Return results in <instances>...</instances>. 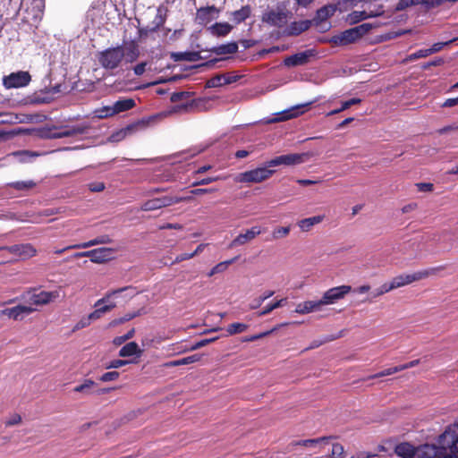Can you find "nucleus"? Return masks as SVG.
<instances>
[{"instance_id": "nucleus-1", "label": "nucleus", "mask_w": 458, "mask_h": 458, "mask_svg": "<svg viewBox=\"0 0 458 458\" xmlns=\"http://www.w3.org/2000/svg\"><path fill=\"white\" fill-rule=\"evenodd\" d=\"M140 56L139 46L131 41L127 46L108 47L97 55V59L101 67L106 70L117 69L123 61L133 63Z\"/></svg>"}, {"instance_id": "nucleus-2", "label": "nucleus", "mask_w": 458, "mask_h": 458, "mask_svg": "<svg viewBox=\"0 0 458 458\" xmlns=\"http://www.w3.org/2000/svg\"><path fill=\"white\" fill-rule=\"evenodd\" d=\"M45 9V0H21L19 6L17 1L13 8V16L21 11V21L37 28L42 20Z\"/></svg>"}, {"instance_id": "nucleus-3", "label": "nucleus", "mask_w": 458, "mask_h": 458, "mask_svg": "<svg viewBox=\"0 0 458 458\" xmlns=\"http://www.w3.org/2000/svg\"><path fill=\"white\" fill-rule=\"evenodd\" d=\"M438 458H458V424L446 427L437 439Z\"/></svg>"}, {"instance_id": "nucleus-4", "label": "nucleus", "mask_w": 458, "mask_h": 458, "mask_svg": "<svg viewBox=\"0 0 458 458\" xmlns=\"http://www.w3.org/2000/svg\"><path fill=\"white\" fill-rule=\"evenodd\" d=\"M394 453L402 458H438L437 446L434 444L414 446L408 442H403L395 445Z\"/></svg>"}, {"instance_id": "nucleus-5", "label": "nucleus", "mask_w": 458, "mask_h": 458, "mask_svg": "<svg viewBox=\"0 0 458 458\" xmlns=\"http://www.w3.org/2000/svg\"><path fill=\"white\" fill-rule=\"evenodd\" d=\"M372 27L373 26L370 23H362L331 37L328 39V42L335 47H344L353 44L360 39L364 35L368 34L371 30Z\"/></svg>"}, {"instance_id": "nucleus-6", "label": "nucleus", "mask_w": 458, "mask_h": 458, "mask_svg": "<svg viewBox=\"0 0 458 458\" xmlns=\"http://www.w3.org/2000/svg\"><path fill=\"white\" fill-rule=\"evenodd\" d=\"M442 267H433L426 270H421L415 272L413 274L410 275H400L392 279V281L388 284L389 288L394 290L404 285H407L409 284H411L413 282L424 279L428 277L431 275L436 274L437 271L442 269Z\"/></svg>"}, {"instance_id": "nucleus-7", "label": "nucleus", "mask_w": 458, "mask_h": 458, "mask_svg": "<svg viewBox=\"0 0 458 458\" xmlns=\"http://www.w3.org/2000/svg\"><path fill=\"white\" fill-rule=\"evenodd\" d=\"M269 166L257 167L255 169L241 173L235 178L237 182L259 183L269 179L275 170L268 169Z\"/></svg>"}, {"instance_id": "nucleus-8", "label": "nucleus", "mask_w": 458, "mask_h": 458, "mask_svg": "<svg viewBox=\"0 0 458 458\" xmlns=\"http://www.w3.org/2000/svg\"><path fill=\"white\" fill-rule=\"evenodd\" d=\"M0 251H7L20 259H29L37 255V249L31 243H20L0 247Z\"/></svg>"}, {"instance_id": "nucleus-9", "label": "nucleus", "mask_w": 458, "mask_h": 458, "mask_svg": "<svg viewBox=\"0 0 458 458\" xmlns=\"http://www.w3.org/2000/svg\"><path fill=\"white\" fill-rule=\"evenodd\" d=\"M290 13L289 11L281 8L272 9L265 12L262 14L261 20L270 26L282 28L286 24Z\"/></svg>"}, {"instance_id": "nucleus-10", "label": "nucleus", "mask_w": 458, "mask_h": 458, "mask_svg": "<svg viewBox=\"0 0 458 458\" xmlns=\"http://www.w3.org/2000/svg\"><path fill=\"white\" fill-rule=\"evenodd\" d=\"M31 76L29 72L19 71L12 72L3 79V84L6 89H17L29 85Z\"/></svg>"}, {"instance_id": "nucleus-11", "label": "nucleus", "mask_w": 458, "mask_h": 458, "mask_svg": "<svg viewBox=\"0 0 458 458\" xmlns=\"http://www.w3.org/2000/svg\"><path fill=\"white\" fill-rule=\"evenodd\" d=\"M334 437H321L318 438L303 439L298 441H293L290 445L294 446H303L305 448L312 450L315 454L320 453L325 445H328Z\"/></svg>"}, {"instance_id": "nucleus-12", "label": "nucleus", "mask_w": 458, "mask_h": 458, "mask_svg": "<svg viewBox=\"0 0 458 458\" xmlns=\"http://www.w3.org/2000/svg\"><path fill=\"white\" fill-rule=\"evenodd\" d=\"M307 154L292 153L276 157L275 158L267 162V166H278V165H296L305 161Z\"/></svg>"}, {"instance_id": "nucleus-13", "label": "nucleus", "mask_w": 458, "mask_h": 458, "mask_svg": "<svg viewBox=\"0 0 458 458\" xmlns=\"http://www.w3.org/2000/svg\"><path fill=\"white\" fill-rule=\"evenodd\" d=\"M351 291L352 286L345 284L330 288L323 294L322 298L320 299V303L322 306L334 304L339 300L343 299Z\"/></svg>"}, {"instance_id": "nucleus-14", "label": "nucleus", "mask_w": 458, "mask_h": 458, "mask_svg": "<svg viewBox=\"0 0 458 458\" xmlns=\"http://www.w3.org/2000/svg\"><path fill=\"white\" fill-rule=\"evenodd\" d=\"M153 117L142 118L133 123L128 124L126 127L121 129L112 135L114 140H122L128 135H131L139 130H143L148 127L150 121H153Z\"/></svg>"}, {"instance_id": "nucleus-15", "label": "nucleus", "mask_w": 458, "mask_h": 458, "mask_svg": "<svg viewBox=\"0 0 458 458\" xmlns=\"http://www.w3.org/2000/svg\"><path fill=\"white\" fill-rule=\"evenodd\" d=\"M311 103L307 104H301L297 105L294 106H292L289 109L284 110L278 114H276V117L271 119L268 121V123H279V122H284L293 118H296L300 116L301 114H304L308 107L310 106Z\"/></svg>"}, {"instance_id": "nucleus-16", "label": "nucleus", "mask_w": 458, "mask_h": 458, "mask_svg": "<svg viewBox=\"0 0 458 458\" xmlns=\"http://www.w3.org/2000/svg\"><path fill=\"white\" fill-rule=\"evenodd\" d=\"M221 9L215 5L197 9L195 21L199 25H207L219 17Z\"/></svg>"}, {"instance_id": "nucleus-17", "label": "nucleus", "mask_w": 458, "mask_h": 458, "mask_svg": "<svg viewBox=\"0 0 458 458\" xmlns=\"http://www.w3.org/2000/svg\"><path fill=\"white\" fill-rule=\"evenodd\" d=\"M314 55V50L309 49L285 57L284 59V64L287 67L304 65L307 64L310 62V57Z\"/></svg>"}, {"instance_id": "nucleus-18", "label": "nucleus", "mask_w": 458, "mask_h": 458, "mask_svg": "<svg viewBox=\"0 0 458 458\" xmlns=\"http://www.w3.org/2000/svg\"><path fill=\"white\" fill-rule=\"evenodd\" d=\"M262 233L259 226H252L250 229H248L244 233H240L236 236L230 243L229 248L233 249L238 246H242L246 244L247 242L254 240L258 235Z\"/></svg>"}, {"instance_id": "nucleus-19", "label": "nucleus", "mask_w": 458, "mask_h": 458, "mask_svg": "<svg viewBox=\"0 0 458 458\" xmlns=\"http://www.w3.org/2000/svg\"><path fill=\"white\" fill-rule=\"evenodd\" d=\"M173 205L172 196H164L160 198H155L148 199L142 203L140 209L142 211H153L165 207Z\"/></svg>"}, {"instance_id": "nucleus-20", "label": "nucleus", "mask_w": 458, "mask_h": 458, "mask_svg": "<svg viewBox=\"0 0 458 458\" xmlns=\"http://www.w3.org/2000/svg\"><path fill=\"white\" fill-rule=\"evenodd\" d=\"M128 289H131V286H125V287H122V288H118V289H115V290H113V291H110L108 293H106V295L99 299L98 301H96L94 307L97 308L100 313L103 315L106 312H109L110 310H112L114 307H115V304L114 303H111V304H107V305H104V306H101L102 303H105L107 300H109L112 296H114L122 292H124Z\"/></svg>"}, {"instance_id": "nucleus-21", "label": "nucleus", "mask_w": 458, "mask_h": 458, "mask_svg": "<svg viewBox=\"0 0 458 458\" xmlns=\"http://www.w3.org/2000/svg\"><path fill=\"white\" fill-rule=\"evenodd\" d=\"M89 129V125L78 124L72 126H64L61 128L60 131L55 135L56 138H65L87 133Z\"/></svg>"}, {"instance_id": "nucleus-22", "label": "nucleus", "mask_w": 458, "mask_h": 458, "mask_svg": "<svg viewBox=\"0 0 458 458\" xmlns=\"http://www.w3.org/2000/svg\"><path fill=\"white\" fill-rule=\"evenodd\" d=\"M58 297L57 292L41 291L40 293H34L30 295V301L35 305H45Z\"/></svg>"}, {"instance_id": "nucleus-23", "label": "nucleus", "mask_w": 458, "mask_h": 458, "mask_svg": "<svg viewBox=\"0 0 458 458\" xmlns=\"http://www.w3.org/2000/svg\"><path fill=\"white\" fill-rule=\"evenodd\" d=\"M166 8L158 7L157 11V14L150 23V25L147 26L145 29L146 33H153L157 31L160 28H162L166 21Z\"/></svg>"}, {"instance_id": "nucleus-24", "label": "nucleus", "mask_w": 458, "mask_h": 458, "mask_svg": "<svg viewBox=\"0 0 458 458\" xmlns=\"http://www.w3.org/2000/svg\"><path fill=\"white\" fill-rule=\"evenodd\" d=\"M4 311L5 316L9 318L19 320L22 318L23 315H29L35 311V309L29 306L17 305L13 308L4 309Z\"/></svg>"}, {"instance_id": "nucleus-25", "label": "nucleus", "mask_w": 458, "mask_h": 458, "mask_svg": "<svg viewBox=\"0 0 458 458\" xmlns=\"http://www.w3.org/2000/svg\"><path fill=\"white\" fill-rule=\"evenodd\" d=\"M312 21L304 20L299 21H293L285 30L287 36H298L302 32L308 30L311 26Z\"/></svg>"}, {"instance_id": "nucleus-26", "label": "nucleus", "mask_w": 458, "mask_h": 458, "mask_svg": "<svg viewBox=\"0 0 458 458\" xmlns=\"http://www.w3.org/2000/svg\"><path fill=\"white\" fill-rule=\"evenodd\" d=\"M114 252V250L112 248L94 249L92 262L97 264L107 262L113 259Z\"/></svg>"}, {"instance_id": "nucleus-27", "label": "nucleus", "mask_w": 458, "mask_h": 458, "mask_svg": "<svg viewBox=\"0 0 458 458\" xmlns=\"http://www.w3.org/2000/svg\"><path fill=\"white\" fill-rule=\"evenodd\" d=\"M381 13L382 12L368 13L366 11H353L347 15L346 21L351 25H354L368 18L377 17L380 15Z\"/></svg>"}, {"instance_id": "nucleus-28", "label": "nucleus", "mask_w": 458, "mask_h": 458, "mask_svg": "<svg viewBox=\"0 0 458 458\" xmlns=\"http://www.w3.org/2000/svg\"><path fill=\"white\" fill-rule=\"evenodd\" d=\"M322 304L318 301H306L299 303L295 309V312L299 314H308L313 311L319 310Z\"/></svg>"}, {"instance_id": "nucleus-29", "label": "nucleus", "mask_w": 458, "mask_h": 458, "mask_svg": "<svg viewBox=\"0 0 458 458\" xmlns=\"http://www.w3.org/2000/svg\"><path fill=\"white\" fill-rule=\"evenodd\" d=\"M336 12V8L333 4H327L319 8L312 21L316 24L327 21L329 17L333 16Z\"/></svg>"}, {"instance_id": "nucleus-30", "label": "nucleus", "mask_w": 458, "mask_h": 458, "mask_svg": "<svg viewBox=\"0 0 458 458\" xmlns=\"http://www.w3.org/2000/svg\"><path fill=\"white\" fill-rule=\"evenodd\" d=\"M143 350H141L136 342H130L123 345L119 351V356L125 358L136 355L141 356Z\"/></svg>"}, {"instance_id": "nucleus-31", "label": "nucleus", "mask_w": 458, "mask_h": 458, "mask_svg": "<svg viewBox=\"0 0 458 458\" xmlns=\"http://www.w3.org/2000/svg\"><path fill=\"white\" fill-rule=\"evenodd\" d=\"M174 61L197 62L202 59L200 53L196 51L176 52L172 54Z\"/></svg>"}, {"instance_id": "nucleus-32", "label": "nucleus", "mask_w": 458, "mask_h": 458, "mask_svg": "<svg viewBox=\"0 0 458 458\" xmlns=\"http://www.w3.org/2000/svg\"><path fill=\"white\" fill-rule=\"evenodd\" d=\"M211 34L216 37H225L233 30V26L227 22H216L208 28Z\"/></svg>"}, {"instance_id": "nucleus-33", "label": "nucleus", "mask_w": 458, "mask_h": 458, "mask_svg": "<svg viewBox=\"0 0 458 458\" xmlns=\"http://www.w3.org/2000/svg\"><path fill=\"white\" fill-rule=\"evenodd\" d=\"M211 51L217 55L235 54L238 51V44L236 42L222 44L213 47Z\"/></svg>"}, {"instance_id": "nucleus-34", "label": "nucleus", "mask_w": 458, "mask_h": 458, "mask_svg": "<svg viewBox=\"0 0 458 458\" xmlns=\"http://www.w3.org/2000/svg\"><path fill=\"white\" fill-rule=\"evenodd\" d=\"M323 219V216H315L301 219L297 225L302 232H309L315 225L321 223Z\"/></svg>"}, {"instance_id": "nucleus-35", "label": "nucleus", "mask_w": 458, "mask_h": 458, "mask_svg": "<svg viewBox=\"0 0 458 458\" xmlns=\"http://www.w3.org/2000/svg\"><path fill=\"white\" fill-rule=\"evenodd\" d=\"M111 242H112V239L108 235L104 234V235H100L93 240H90L89 242L79 243V244H74L72 248L86 249V248H89L91 246H95V245H98V244H108Z\"/></svg>"}, {"instance_id": "nucleus-36", "label": "nucleus", "mask_w": 458, "mask_h": 458, "mask_svg": "<svg viewBox=\"0 0 458 458\" xmlns=\"http://www.w3.org/2000/svg\"><path fill=\"white\" fill-rule=\"evenodd\" d=\"M114 110L115 114L128 111L135 106V101L132 98H123L117 100L114 105Z\"/></svg>"}, {"instance_id": "nucleus-37", "label": "nucleus", "mask_w": 458, "mask_h": 458, "mask_svg": "<svg viewBox=\"0 0 458 458\" xmlns=\"http://www.w3.org/2000/svg\"><path fill=\"white\" fill-rule=\"evenodd\" d=\"M96 386L97 384L92 379H85L82 384L78 385L73 388V392L89 395L94 393L92 388Z\"/></svg>"}, {"instance_id": "nucleus-38", "label": "nucleus", "mask_w": 458, "mask_h": 458, "mask_svg": "<svg viewBox=\"0 0 458 458\" xmlns=\"http://www.w3.org/2000/svg\"><path fill=\"white\" fill-rule=\"evenodd\" d=\"M7 185H8V187L14 189L16 191H30V190L33 189L34 187H36L37 183L32 180H29V181L13 182L8 183Z\"/></svg>"}, {"instance_id": "nucleus-39", "label": "nucleus", "mask_w": 458, "mask_h": 458, "mask_svg": "<svg viewBox=\"0 0 458 458\" xmlns=\"http://www.w3.org/2000/svg\"><path fill=\"white\" fill-rule=\"evenodd\" d=\"M251 9L250 5H244L240 10L233 13V18L235 23H241L250 16Z\"/></svg>"}, {"instance_id": "nucleus-40", "label": "nucleus", "mask_w": 458, "mask_h": 458, "mask_svg": "<svg viewBox=\"0 0 458 458\" xmlns=\"http://www.w3.org/2000/svg\"><path fill=\"white\" fill-rule=\"evenodd\" d=\"M238 259V257H234L231 259H228V260H225V261H223V262H220L218 264H216L208 274V276H213L214 275L216 274H219V273H223L225 272L228 267L234 263L236 261V259Z\"/></svg>"}, {"instance_id": "nucleus-41", "label": "nucleus", "mask_w": 458, "mask_h": 458, "mask_svg": "<svg viewBox=\"0 0 458 458\" xmlns=\"http://www.w3.org/2000/svg\"><path fill=\"white\" fill-rule=\"evenodd\" d=\"M230 83H232V81L225 80V74H217L207 81V87L216 88Z\"/></svg>"}, {"instance_id": "nucleus-42", "label": "nucleus", "mask_w": 458, "mask_h": 458, "mask_svg": "<svg viewBox=\"0 0 458 458\" xmlns=\"http://www.w3.org/2000/svg\"><path fill=\"white\" fill-rule=\"evenodd\" d=\"M140 314H141L140 310L126 313L124 316L112 320L109 323V327H114L118 325L123 324L125 322H128V321L135 318L136 317H139Z\"/></svg>"}, {"instance_id": "nucleus-43", "label": "nucleus", "mask_w": 458, "mask_h": 458, "mask_svg": "<svg viewBox=\"0 0 458 458\" xmlns=\"http://www.w3.org/2000/svg\"><path fill=\"white\" fill-rule=\"evenodd\" d=\"M13 0H0V20H2L4 16L5 19H8L9 16H13V8L12 6Z\"/></svg>"}, {"instance_id": "nucleus-44", "label": "nucleus", "mask_w": 458, "mask_h": 458, "mask_svg": "<svg viewBox=\"0 0 458 458\" xmlns=\"http://www.w3.org/2000/svg\"><path fill=\"white\" fill-rule=\"evenodd\" d=\"M286 301H287V299L284 298V299L278 300L273 303L267 304L261 311H259L258 313V316L259 317L266 316V315L269 314L270 312H272L274 310L284 306L286 303Z\"/></svg>"}, {"instance_id": "nucleus-45", "label": "nucleus", "mask_w": 458, "mask_h": 458, "mask_svg": "<svg viewBox=\"0 0 458 458\" xmlns=\"http://www.w3.org/2000/svg\"><path fill=\"white\" fill-rule=\"evenodd\" d=\"M95 117L104 119L115 114L114 106H103L94 111Z\"/></svg>"}, {"instance_id": "nucleus-46", "label": "nucleus", "mask_w": 458, "mask_h": 458, "mask_svg": "<svg viewBox=\"0 0 458 458\" xmlns=\"http://www.w3.org/2000/svg\"><path fill=\"white\" fill-rule=\"evenodd\" d=\"M248 328V325L246 324H243V323H232L230 324L228 327H227V333L230 335H236V334H240V333H242L244 332L246 329Z\"/></svg>"}, {"instance_id": "nucleus-47", "label": "nucleus", "mask_w": 458, "mask_h": 458, "mask_svg": "<svg viewBox=\"0 0 458 458\" xmlns=\"http://www.w3.org/2000/svg\"><path fill=\"white\" fill-rule=\"evenodd\" d=\"M274 291H266L262 295H260L258 299H255L252 303L250 305V310L258 309L267 299L270 298L274 295Z\"/></svg>"}, {"instance_id": "nucleus-48", "label": "nucleus", "mask_w": 458, "mask_h": 458, "mask_svg": "<svg viewBox=\"0 0 458 458\" xmlns=\"http://www.w3.org/2000/svg\"><path fill=\"white\" fill-rule=\"evenodd\" d=\"M358 4V0H339L335 5L336 11L343 13L348 10L349 7L354 6Z\"/></svg>"}, {"instance_id": "nucleus-49", "label": "nucleus", "mask_w": 458, "mask_h": 458, "mask_svg": "<svg viewBox=\"0 0 458 458\" xmlns=\"http://www.w3.org/2000/svg\"><path fill=\"white\" fill-rule=\"evenodd\" d=\"M134 335H135V329L131 328L125 335L114 337L113 340V343L114 345H121L123 343H125L126 341L131 339L134 336Z\"/></svg>"}, {"instance_id": "nucleus-50", "label": "nucleus", "mask_w": 458, "mask_h": 458, "mask_svg": "<svg viewBox=\"0 0 458 458\" xmlns=\"http://www.w3.org/2000/svg\"><path fill=\"white\" fill-rule=\"evenodd\" d=\"M290 226H279L273 230L272 236L274 239L286 237L290 233Z\"/></svg>"}, {"instance_id": "nucleus-51", "label": "nucleus", "mask_w": 458, "mask_h": 458, "mask_svg": "<svg viewBox=\"0 0 458 458\" xmlns=\"http://www.w3.org/2000/svg\"><path fill=\"white\" fill-rule=\"evenodd\" d=\"M428 55H429V52L428 51V48L427 49H420V50L411 54L410 55H408L407 60L414 61V60H417L420 58L428 57Z\"/></svg>"}, {"instance_id": "nucleus-52", "label": "nucleus", "mask_w": 458, "mask_h": 458, "mask_svg": "<svg viewBox=\"0 0 458 458\" xmlns=\"http://www.w3.org/2000/svg\"><path fill=\"white\" fill-rule=\"evenodd\" d=\"M120 376V373L118 371H109L104 373L100 377L99 380L102 382H109V381H114L116 380Z\"/></svg>"}, {"instance_id": "nucleus-53", "label": "nucleus", "mask_w": 458, "mask_h": 458, "mask_svg": "<svg viewBox=\"0 0 458 458\" xmlns=\"http://www.w3.org/2000/svg\"><path fill=\"white\" fill-rule=\"evenodd\" d=\"M454 40V39H451V40H448L446 42H437V43H435V44L432 45L431 47L428 48V51L429 52V55L437 53V52L441 51L444 48L445 46L449 45Z\"/></svg>"}, {"instance_id": "nucleus-54", "label": "nucleus", "mask_w": 458, "mask_h": 458, "mask_svg": "<svg viewBox=\"0 0 458 458\" xmlns=\"http://www.w3.org/2000/svg\"><path fill=\"white\" fill-rule=\"evenodd\" d=\"M21 422V416L18 413H13L8 420H5L4 424L6 427H12L18 425Z\"/></svg>"}, {"instance_id": "nucleus-55", "label": "nucleus", "mask_w": 458, "mask_h": 458, "mask_svg": "<svg viewBox=\"0 0 458 458\" xmlns=\"http://www.w3.org/2000/svg\"><path fill=\"white\" fill-rule=\"evenodd\" d=\"M129 363L130 361L126 360H114L106 365V369H118Z\"/></svg>"}, {"instance_id": "nucleus-56", "label": "nucleus", "mask_w": 458, "mask_h": 458, "mask_svg": "<svg viewBox=\"0 0 458 458\" xmlns=\"http://www.w3.org/2000/svg\"><path fill=\"white\" fill-rule=\"evenodd\" d=\"M199 360H200V355L197 354V353L180 359L182 366L197 362Z\"/></svg>"}, {"instance_id": "nucleus-57", "label": "nucleus", "mask_w": 458, "mask_h": 458, "mask_svg": "<svg viewBox=\"0 0 458 458\" xmlns=\"http://www.w3.org/2000/svg\"><path fill=\"white\" fill-rule=\"evenodd\" d=\"M90 323H91V321H90L89 318L88 316L84 317L79 322H77L75 324L72 331H78L82 328H85V327H89L90 325Z\"/></svg>"}, {"instance_id": "nucleus-58", "label": "nucleus", "mask_w": 458, "mask_h": 458, "mask_svg": "<svg viewBox=\"0 0 458 458\" xmlns=\"http://www.w3.org/2000/svg\"><path fill=\"white\" fill-rule=\"evenodd\" d=\"M361 102V99L360 98H351L349 100H346V101H344L342 103V106L340 107V110L342 111H344L348 108H350L353 105H358Z\"/></svg>"}, {"instance_id": "nucleus-59", "label": "nucleus", "mask_w": 458, "mask_h": 458, "mask_svg": "<svg viewBox=\"0 0 458 458\" xmlns=\"http://www.w3.org/2000/svg\"><path fill=\"white\" fill-rule=\"evenodd\" d=\"M344 452V446L341 444L336 443L332 445V455L335 458H341Z\"/></svg>"}, {"instance_id": "nucleus-60", "label": "nucleus", "mask_w": 458, "mask_h": 458, "mask_svg": "<svg viewBox=\"0 0 458 458\" xmlns=\"http://www.w3.org/2000/svg\"><path fill=\"white\" fill-rule=\"evenodd\" d=\"M193 196L192 194L187 196H172L173 205L181 202H190L194 199Z\"/></svg>"}, {"instance_id": "nucleus-61", "label": "nucleus", "mask_w": 458, "mask_h": 458, "mask_svg": "<svg viewBox=\"0 0 458 458\" xmlns=\"http://www.w3.org/2000/svg\"><path fill=\"white\" fill-rule=\"evenodd\" d=\"M392 291V289L389 288V284L387 283L386 284H383L379 288H377L374 293H373V298H377V297H379L388 292Z\"/></svg>"}, {"instance_id": "nucleus-62", "label": "nucleus", "mask_w": 458, "mask_h": 458, "mask_svg": "<svg viewBox=\"0 0 458 458\" xmlns=\"http://www.w3.org/2000/svg\"><path fill=\"white\" fill-rule=\"evenodd\" d=\"M416 187L419 190V191L422 192H430L434 189V185L430 182H419L416 183Z\"/></svg>"}, {"instance_id": "nucleus-63", "label": "nucleus", "mask_w": 458, "mask_h": 458, "mask_svg": "<svg viewBox=\"0 0 458 458\" xmlns=\"http://www.w3.org/2000/svg\"><path fill=\"white\" fill-rule=\"evenodd\" d=\"M216 340V337L202 339V340L195 343V344L191 347V350H197V349L202 348V347L208 345V344L213 343Z\"/></svg>"}, {"instance_id": "nucleus-64", "label": "nucleus", "mask_w": 458, "mask_h": 458, "mask_svg": "<svg viewBox=\"0 0 458 458\" xmlns=\"http://www.w3.org/2000/svg\"><path fill=\"white\" fill-rule=\"evenodd\" d=\"M377 454H371V453H366V452H360L356 454L355 455H352L351 458H377Z\"/></svg>"}]
</instances>
